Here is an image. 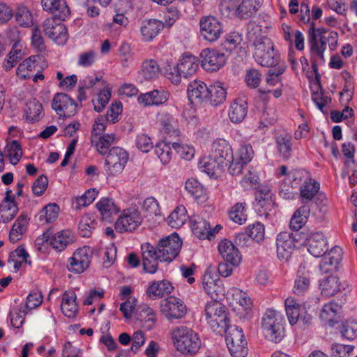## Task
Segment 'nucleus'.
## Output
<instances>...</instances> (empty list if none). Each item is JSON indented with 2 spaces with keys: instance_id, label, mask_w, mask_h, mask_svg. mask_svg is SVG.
I'll return each mask as SVG.
<instances>
[{
  "instance_id": "f257e3e1",
  "label": "nucleus",
  "mask_w": 357,
  "mask_h": 357,
  "mask_svg": "<svg viewBox=\"0 0 357 357\" xmlns=\"http://www.w3.org/2000/svg\"><path fill=\"white\" fill-rule=\"evenodd\" d=\"M182 241L177 234H173L159 241L157 247L149 243L141 246L144 270L149 273H155L158 261H172L179 254Z\"/></svg>"
},
{
  "instance_id": "f03ea898",
  "label": "nucleus",
  "mask_w": 357,
  "mask_h": 357,
  "mask_svg": "<svg viewBox=\"0 0 357 357\" xmlns=\"http://www.w3.org/2000/svg\"><path fill=\"white\" fill-rule=\"evenodd\" d=\"M173 344L183 354H194L201 347L199 335L192 329L185 326L173 328L170 332Z\"/></svg>"
},
{
  "instance_id": "7ed1b4c3",
  "label": "nucleus",
  "mask_w": 357,
  "mask_h": 357,
  "mask_svg": "<svg viewBox=\"0 0 357 357\" xmlns=\"http://www.w3.org/2000/svg\"><path fill=\"white\" fill-rule=\"evenodd\" d=\"M253 56L261 66L273 67L279 63L280 54L275 50L271 38L265 36L257 37L253 42Z\"/></svg>"
},
{
  "instance_id": "20e7f679",
  "label": "nucleus",
  "mask_w": 357,
  "mask_h": 357,
  "mask_svg": "<svg viewBox=\"0 0 357 357\" xmlns=\"http://www.w3.org/2000/svg\"><path fill=\"white\" fill-rule=\"evenodd\" d=\"M229 313L226 307L219 301L208 302L205 307L206 321L216 333L222 335L229 324Z\"/></svg>"
},
{
  "instance_id": "39448f33",
  "label": "nucleus",
  "mask_w": 357,
  "mask_h": 357,
  "mask_svg": "<svg viewBox=\"0 0 357 357\" xmlns=\"http://www.w3.org/2000/svg\"><path fill=\"white\" fill-rule=\"evenodd\" d=\"M281 316L273 310H267L261 321V328L266 338L273 342H280L284 336Z\"/></svg>"
},
{
  "instance_id": "423d86ee",
  "label": "nucleus",
  "mask_w": 357,
  "mask_h": 357,
  "mask_svg": "<svg viewBox=\"0 0 357 357\" xmlns=\"http://www.w3.org/2000/svg\"><path fill=\"white\" fill-rule=\"evenodd\" d=\"M328 29L326 28H315L314 22H312L308 29V44L312 57L324 61V52L326 49L327 36Z\"/></svg>"
},
{
  "instance_id": "0eeeda50",
  "label": "nucleus",
  "mask_w": 357,
  "mask_h": 357,
  "mask_svg": "<svg viewBox=\"0 0 357 357\" xmlns=\"http://www.w3.org/2000/svg\"><path fill=\"white\" fill-rule=\"evenodd\" d=\"M142 217L139 211L135 208L123 210L116 220L114 228L117 232H132L142 223Z\"/></svg>"
},
{
  "instance_id": "6e6552de",
  "label": "nucleus",
  "mask_w": 357,
  "mask_h": 357,
  "mask_svg": "<svg viewBox=\"0 0 357 357\" xmlns=\"http://www.w3.org/2000/svg\"><path fill=\"white\" fill-rule=\"evenodd\" d=\"M199 27L202 36L209 42L216 41L223 32L222 23L211 15L202 17Z\"/></svg>"
},
{
  "instance_id": "1a4fd4ad",
  "label": "nucleus",
  "mask_w": 357,
  "mask_h": 357,
  "mask_svg": "<svg viewBox=\"0 0 357 357\" xmlns=\"http://www.w3.org/2000/svg\"><path fill=\"white\" fill-rule=\"evenodd\" d=\"M92 250L89 247L84 246L77 249L68 259L67 268L75 273H83L91 263Z\"/></svg>"
},
{
  "instance_id": "9d476101",
  "label": "nucleus",
  "mask_w": 357,
  "mask_h": 357,
  "mask_svg": "<svg viewBox=\"0 0 357 357\" xmlns=\"http://www.w3.org/2000/svg\"><path fill=\"white\" fill-rule=\"evenodd\" d=\"M128 159V153L123 149L119 147L111 149L105 158V165L109 174L114 176L121 173L124 169Z\"/></svg>"
},
{
  "instance_id": "9b49d317",
  "label": "nucleus",
  "mask_w": 357,
  "mask_h": 357,
  "mask_svg": "<svg viewBox=\"0 0 357 357\" xmlns=\"http://www.w3.org/2000/svg\"><path fill=\"white\" fill-rule=\"evenodd\" d=\"M160 311L167 320L172 321L183 317L187 309L180 298L169 296L161 302Z\"/></svg>"
},
{
  "instance_id": "f8f14e48",
  "label": "nucleus",
  "mask_w": 357,
  "mask_h": 357,
  "mask_svg": "<svg viewBox=\"0 0 357 357\" xmlns=\"http://www.w3.org/2000/svg\"><path fill=\"white\" fill-rule=\"evenodd\" d=\"M52 107L60 116L70 117L77 112L75 100L63 93H56L52 101Z\"/></svg>"
},
{
  "instance_id": "ddd939ff",
  "label": "nucleus",
  "mask_w": 357,
  "mask_h": 357,
  "mask_svg": "<svg viewBox=\"0 0 357 357\" xmlns=\"http://www.w3.org/2000/svg\"><path fill=\"white\" fill-rule=\"evenodd\" d=\"M200 56L202 66L207 71L218 70L226 63L225 54L213 49L203 50Z\"/></svg>"
},
{
  "instance_id": "4468645a",
  "label": "nucleus",
  "mask_w": 357,
  "mask_h": 357,
  "mask_svg": "<svg viewBox=\"0 0 357 357\" xmlns=\"http://www.w3.org/2000/svg\"><path fill=\"white\" fill-rule=\"evenodd\" d=\"M295 242L293 233L284 231L278 235L276 238L277 255L280 260L289 261L295 248Z\"/></svg>"
},
{
  "instance_id": "2eb2a0df",
  "label": "nucleus",
  "mask_w": 357,
  "mask_h": 357,
  "mask_svg": "<svg viewBox=\"0 0 357 357\" xmlns=\"http://www.w3.org/2000/svg\"><path fill=\"white\" fill-rule=\"evenodd\" d=\"M44 31L45 34L59 45L65 44L68 40V33L65 25L58 23L53 18L45 20Z\"/></svg>"
},
{
  "instance_id": "dca6fc26",
  "label": "nucleus",
  "mask_w": 357,
  "mask_h": 357,
  "mask_svg": "<svg viewBox=\"0 0 357 357\" xmlns=\"http://www.w3.org/2000/svg\"><path fill=\"white\" fill-rule=\"evenodd\" d=\"M52 231L47 230L43 234V241H50V245L58 251L63 250L66 246L74 241V237L70 231L63 230L52 236Z\"/></svg>"
},
{
  "instance_id": "f3484780",
  "label": "nucleus",
  "mask_w": 357,
  "mask_h": 357,
  "mask_svg": "<svg viewBox=\"0 0 357 357\" xmlns=\"http://www.w3.org/2000/svg\"><path fill=\"white\" fill-rule=\"evenodd\" d=\"M218 251L222 257L233 266H238L241 261V255L234 243L224 239L218 244Z\"/></svg>"
},
{
  "instance_id": "a211bd4d",
  "label": "nucleus",
  "mask_w": 357,
  "mask_h": 357,
  "mask_svg": "<svg viewBox=\"0 0 357 357\" xmlns=\"http://www.w3.org/2000/svg\"><path fill=\"white\" fill-rule=\"evenodd\" d=\"M308 252L315 257H322L328 250L326 239L321 232L310 234L306 239Z\"/></svg>"
},
{
  "instance_id": "6ab92c4d",
  "label": "nucleus",
  "mask_w": 357,
  "mask_h": 357,
  "mask_svg": "<svg viewBox=\"0 0 357 357\" xmlns=\"http://www.w3.org/2000/svg\"><path fill=\"white\" fill-rule=\"evenodd\" d=\"M211 155L219 160V164L227 166V162L233 158L231 146L227 140L218 139L213 144Z\"/></svg>"
},
{
  "instance_id": "aec40b11",
  "label": "nucleus",
  "mask_w": 357,
  "mask_h": 357,
  "mask_svg": "<svg viewBox=\"0 0 357 357\" xmlns=\"http://www.w3.org/2000/svg\"><path fill=\"white\" fill-rule=\"evenodd\" d=\"M202 284L206 293L213 300L212 301H218L225 295L222 282L213 279L209 273L204 274Z\"/></svg>"
},
{
  "instance_id": "412c9836",
  "label": "nucleus",
  "mask_w": 357,
  "mask_h": 357,
  "mask_svg": "<svg viewBox=\"0 0 357 357\" xmlns=\"http://www.w3.org/2000/svg\"><path fill=\"white\" fill-rule=\"evenodd\" d=\"M43 10L53 14L61 20H65L70 14V8L65 0H41Z\"/></svg>"
},
{
  "instance_id": "4be33fe9",
  "label": "nucleus",
  "mask_w": 357,
  "mask_h": 357,
  "mask_svg": "<svg viewBox=\"0 0 357 357\" xmlns=\"http://www.w3.org/2000/svg\"><path fill=\"white\" fill-rule=\"evenodd\" d=\"M208 87L200 80H194L188 86V97L193 104H201L207 98Z\"/></svg>"
},
{
  "instance_id": "5701e85b",
  "label": "nucleus",
  "mask_w": 357,
  "mask_h": 357,
  "mask_svg": "<svg viewBox=\"0 0 357 357\" xmlns=\"http://www.w3.org/2000/svg\"><path fill=\"white\" fill-rule=\"evenodd\" d=\"M190 225L193 234L199 239H211V228L210 223L204 217L194 215L190 219Z\"/></svg>"
},
{
  "instance_id": "b1692460",
  "label": "nucleus",
  "mask_w": 357,
  "mask_h": 357,
  "mask_svg": "<svg viewBox=\"0 0 357 357\" xmlns=\"http://www.w3.org/2000/svg\"><path fill=\"white\" fill-rule=\"evenodd\" d=\"M144 216L153 224L160 223L165 218L162 215L158 201L153 197L146 198L142 204Z\"/></svg>"
},
{
  "instance_id": "393cba45",
  "label": "nucleus",
  "mask_w": 357,
  "mask_h": 357,
  "mask_svg": "<svg viewBox=\"0 0 357 357\" xmlns=\"http://www.w3.org/2000/svg\"><path fill=\"white\" fill-rule=\"evenodd\" d=\"M169 98V93L163 89H155L138 96L139 103L144 106L158 105L165 103Z\"/></svg>"
},
{
  "instance_id": "a878e982",
  "label": "nucleus",
  "mask_w": 357,
  "mask_h": 357,
  "mask_svg": "<svg viewBox=\"0 0 357 357\" xmlns=\"http://www.w3.org/2000/svg\"><path fill=\"white\" fill-rule=\"evenodd\" d=\"M96 208L100 214L101 220L107 222H110L113 216L117 214L120 211V208L114 203V201L108 197L102 198L97 202Z\"/></svg>"
},
{
  "instance_id": "bb28decb",
  "label": "nucleus",
  "mask_w": 357,
  "mask_h": 357,
  "mask_svg": "<svg viewBox=\"0 0 357 357\" xmlns=\"http://www.w3.org/2000/svg\"><path fill=\"white\" fill-rule=\"evenodd\" d=\"M247 113V100L243 98H238L231 104L228 115L233 123H238L245 118Z\"/></svg>"
},
{
  "instance_id": "cd10ccee",
  "label": "nucleus",
  "mask_w": 357,
  "mask_h": 357,
  "mask_svg": "<svg viewBox=\"0 0 357 357\" xmlns=\"http://www.w3.org/2000/svg\"><path fill=\"white\" fill-rule=\"evenodd\" d=\"M162 22L156 20H148L142 22L140 32L142 40L146 42L151 41L163 29Z\"/></svg>"
},
{
  "instance_id": "c85d7f7f",
  "label": "nucleus",
  "mask_w": 357,
  "mask_h": 357,
  "mask_svg": "<svg viewBox=\"0 0 357 357\" xmlns=\"http://www.w3.org/2000/svg\"><path fill=\"white\" fill-rule=\"evenodd\" d=\"M227 98V89L223 83L216 82L208 86L207 98L211 105L222 104Z\"/></svg>"
},
{
  "instance_id": "c756f323",
  "label": "nucleus",
  "mask_w": 357,
  "mask_h": 357,
  "mask_svg": "<svg viewBox=\"0 0 357 357\" xmlns=\"http://www.w3.org/2000/svg\"><path fill=\"white\" fill-rule=\"evenodd\" d=\"M340 251L338 248H334L324 257L319 264L322 273H328L337 269L341 259Z\"/></svg>"
},
{
  "instance_id": "7c9ffc66",
  "label": "nucleus",
  "mask_w": 357,
  "mask_h": 357,
  "mask_svg": "<svg viewBox=\"0 0 357 357\" xmlns=\"http://www.w3.org/2000/svg\"><path fill=\"white\" fill-rule=\"evenodd\" d=\"M320 189V184L311 177V181L303 183L300 186V198L303 205L308 204L313 200Z\"/></svg>"
},
{
  "instance_id": "2f4dec72",
  "label": "nucleus",
  "mask_w": 357,
  "mask_h": 357,
  "mask_svg": "<svg viewBox=\"0 0 357 357\" xmlns=\"http://www.w3.org/2000/svg\"><path fill=\"white\" fill-rule=\"evenodd\" d=\"M76 294L74 291H66L62 295L61 309L63 314L68 318H73L76 316L78 307L75 302Z\"/></svg>"
},
{
  "instance_id": "473e14b6",
  "label": "nucleus",
  "mask_w": 357,
  "mask_h": 357,
  "mask_svg": "<svg viewBox=\"0 0 357 357\" xmlns=\"http://www.w3.org/2000/svg\"><path fill=\"white\" fill-rule=\"evenodd\" d=\"M174 287L167 280L153 282L146 289L147 296L151 299L162 298L172 292Z\"/></svg>"
},
{
  "instance_id": "72a5a7b5",
  "label": "nucleus",
  "mask_w": 357,
  "mask_h": 357,
  "mask_svg": "<svg viewBox=\"0 0 357 357\" xmlns=\"http://www.w3.org/2000/svg\"><path fill=\"white\" fill-rule=\"evenodd\" d=\"M341 305L335 302H330L324 305L320 312V318L323 322L333 326L338 322Z\"/></svg>"
},
{
  "instance_id": "f704fd0d",
  "label": "nucleus",
  "mask_w": 357,
  "mask_h": 357,
  "mask_svg": "<svg viewBox=\"0 0 357 357\" xmlns=\"http://www.w3.org/2000/svg\"><path fill=\"white\" fill-rule=\"evenodd\" d=\"M178 64V70L184 78L193 75L199 67L197 59L190 54H183L179 59Z\"/></svg>"
},
{
  "instance_id": "c9c22d12",
  "label": "nucleus",
  "mask_w": 357,
  "mask_h": 357,
  "mask_svg": "<svg viewBox=\"0 0 357 357\" xmlns=\"http://www.w3.org/2000/svg\"><path fill=\"white\" fill-rule=\"evenodd\" d=\"M29 224V218L27 214L22 213L13 224L10 234L9 239L13 243H16L21 240L25 234Z\"/></svg>"
},
{
  "instance_id": "e433bc0d",
  "label": "nucleus",
  "mask_w": 357,
  "mask_h": 357,
  "mask_svg": "<svg viewBox=\"0 0 357 357\" xmlns=\"http://www.w3.org/2000/svg\"><path fill=\"white\" fill-rule=\"evenodd\" d=\"M263 0H243L234 9L236 15L241 19L251 17L261 6Z\"/></svg>"
},
{
  "instance_id": "4c0bfd02",
  "label": "nucleus",
  "mask_w": 357,
  "mask_h": 357,
  "mask_svg": "<svg viewBox=\"0 0 357 357\" xmlns=\"http://www.w3.org/2000/svg\"><path fill=\"white\" fill-rule=\"evenodd\" d=\"M310 213L309 204H304L299 207L292 215L289 227L292 230L298 231L307 222Z\"/></svg>"
},
{
  "instance_id": "58836bf2",
  "label": "nucleus",
  "mask_w": 357,
  "mask_h": 357,
  "mask_svg": "<svg viewBox=\"0 0 357 357\" xmlns=\"http://www.w3.org/2000/svg\"><path fill=\"white\" fill-rule=\"evenodd\" d=\"M255 199L259 208H264V211L259 209L261 215H264L267 218L268 213L266 211V208L273 204L270 189L266 186H260L255 192Z\"/></svg>"
},
{
  "instance_id": "ea45409f",
  "label": "nucleus",
  "mask_w": 357,
  "mask_h": 357,
  "mask_svg": "<svg viewBox=\"0 0 357 357\" xmlns=\"http://www.w3.org/2000/svg\"><path fill=\"white\" fill-rule=\"evenodd\" d=\"M284 305L290 324L295 325L298 322L301 313L304 308H302L301 304L294 297L291 296L286 298Z\"/></svg>"
},
{
  "instance_id": "a19ab883",
  "label": "nucleus",
  "mask_w": 357,
  "mask_h": 357,
  "mask_svg": "<svg viewBox=\"0 0 357 357\" xmlns=\"http://www.w3.org/2000/svg\"><path fill=\"white\" fill-rule=\"evenodd\" d=\"M225 167L224 164H219V160H216L211 154L208 157L202 158L199 162V169L210 176L216 174Z\"/></svg>"
},
{
  "instance_id": "79ce46f5",
  "label": "nucleus",
  "mask_w": 357,
  "mask_h": 357,
  "mask_svg": "<svg viewBox=\"0 0 357 357\" xmlns=\"http://www.w3.org/2000/svg\"><path fill=\"white\" fill-rule=\"evenodd\" d=\"M139 74L148 81L156 79L160 73V67L153 59H146L141 64Z\"/></svg>"
},
{
  "instance_id": "37998d69",
  "label": "nucleus",
  "mask_w": 357,
  "mask_h": 357,
  "mask_svg": "<svg viewBox=\"0 0 357 357\" xmlns=\"http://www.w3.org/2000/svg\"><path fill=\"white\" fill-rule=\"evenodd\" d=\"M321 294L326 297L333 296L340 290V282L337 276L331 275L320 283Z\"/></svg>"
},
{
  "instance_id": "c03bdc74",
  "label": "nucleus",
  "mask_w": 357,
  "mask_h": 357,
  "mask_svg": "<svg viewBox=\"0 0 357 357\" xmlns=\"http://www.w3.org/2000/svg\"><path fill=\"white\" fill-rule=\"evenodd\" d=\"M42 104L36 99L29 100L26 105V120L30 123L38 121L42 117Z\"/></svg>"
},
{
  "instance_id": "a18cd8bd",
  "label": "nucleus",
  "mask_w": 357,
  "mask_h": 357,
  "mask_svg": "<svg viewBox=\"0 0 357 357\" xmlns=\"http://www.w3.org/2000/svg\"><path fill=\"white\" fill-rule=\"evenodd\" d=\"M188 218L185 208L181 205L177 206L168 216L167 224L172 228L182 227Z\"/></svg>"
},
{
  "instance_id": "49530a36",
  "label": "nucleus",
  "mask_w": 357,
  "mask_h": 357,
  "mask_svg": "<svg viewBox=\"0 0 357 357\" xmlns=\"http://www.w3.org/2000/svg\"><path fill=\"white\" fill-rule=\"evenodd\" d=\"M228 294L231 296L233 302L239 305L244 311L251 309L252 303L246 292L238 288H232L228 291Z\"/></svg>"
},
{
  "instance_id": "de8ad7c7",
  "label": "nucleus",
  "mask_w": 357,
  "mask_h": 357,
  "mask_svg": "<svg viewBox=\"0 0 357 357\" xmlns=\"http://www.w3.org/2000/svg\"><path fill=\"white\" fill-rule=\"evenodd\" d=\"M116 136L114 134H106L100 136L98 138L91 139V143L96 147L97 151L101 155L107 153L109 147L114 143Z\"/></svg>"
},
{
  "instance_id": "09e8293b",
  "label": "nucleus",
  "mask_w": 357,
  "mask_h": 357,
  "mask_svg": "<svg viewBox=\"0 0 357 357\" xmlns=\"http://www.w3.org/2000/svg\"><path fill=\"white\" fill-rule=\"evenodd\" d=\"M97 222L93 215H83L79 224V233L82 237H89L96 228Z\"/></svg>"
},
{
  "instance_id": "8fccbe9b",
  "label": "nucleus",
  "mask_w": 357,
  "mask_h": 357,
  "mask_svg": "<svg viewBox=\"0 0 357 357\" xmlns=\"http://www.w3.org/2000/svg\"><path fill=\"white\" fill-rule=\"evenodd\" d=\"M5 154L11 164L17 165L22 156V150L19 142L17 140H13L10 144H8Z\"/></svg>"
},
{
  "instance_id": "3c124183",
  "label": "nucleus",
  "mask_w": 357,
  "mask_h": 357,
  "mask_svg": "<svg viewBox=\"0 0 357 357\" xmlns=\"http://www.w3.org/2000/svg\"><path fill=\"white\" fill-rule=\"evenodd\" d=\"M160 121L165 133L174 137H178L180 135L176 121L173 116L169 114H164L162 115Z\"/></svg>"
},
{
  "instance_id": "603ef678",
  "label": "nucleus",
  "mask_w": 357,
  "mask_h": 357,
  "mask_svg": "<svg viewBox=\"0 0 357 357\" xmlns=\"http://www.w3.org/2000/svg\"><path fill=\"white\" fill-rule=\"evenodd\" d=\"M36 56H30L19 65L16 73L21 78L29 79L31 77L30 73L36 69Z\"/></svg>"
},
{
  "instance_id": "864d4df0",
  "label": "nucleus",
  "mask_w": 357,
  "mask_h": 357,
  "mask_svg": "<svg viewBox=\"0 0 357 357\" xmlns=\"http://www.w3.org/2000/svg\"><path fill=\"white\" fill-rule=\"evenodd\" d=\"M18 212L16 203H1L0 205V222H8L12 220Z\"/></svg>"
},
{
  "instance_id": "5fc2aeb1",
  "label": "nucleus",
  "mask_w": 357,
  "mask_h": 357,
  "mask_svg": "<svg viewBox=\"0 0 357 357\" xmlns=\"http://www.w3.org/2000/svg\"><path fill=\"white\" fill-rule=\"evenodd\" d=\"M15 21L21 26L28 27L33 24L32 15L28 8L24 6H19L16 10Z\"/></svg>"
},
{
  "instance_id": "6e6d98bb",
  "label": "nucleus",
  "mask_w": 357,
  "mask_h": 357,
  "mask_svg": "<svg viewBox=\"0 0 357 357\" xmlns=\"http://www.w3.org/2000/svg\"><path fill=\"white\" fill-rule=\"evenodd\" d=\"M310 286V279L309 274L302 273L298 275L294 282V293L298 296L303 295L308 291Z\"/></svg>"
},
{
  "instance_id": "4d7b16f0",
  "label": "nucleus",
  "mask_w": 357,
  "mask_h": 357,
  "mask_svg": "<svg viewBox=\"0 0 357 357\" xmlns=\"http://www.w3.org/2000/svg\"><path fill=\"white\" fill-rule=\"evenodd\" d=\"M340 333L344 338L352 340L357 337V321L349 319L343 322L340 329Z\"/></svg>"
},
{
  "instance_id": "13d9d810",
  "label": "nucleus",
  "mask_w": 357,
  "mask_h": 357,
  "mask_svg": "<svg viewBox=\"0 0 357 357\" xmlns=\"http://www.w3.org/2000/svg\"><path fill=\"white\" fill-rule=\"evenodd\" d=\"M154 151L162 163L165 165L169 162L172 151L169 144L165 142L158 143L155 146Z\"/></svg>"
},
{
  "instance_id": "bf43d9fd",
  "label": "nucleus",
  "mask_w": 357,
  "mask_h": 357,
  "mask_svg": "<svg viewBox=\"0 0 357 357\" xmlns=\"http://www.w3.org/2000/svg\"><path fill=\"white\" fill-rule=\"evenodd\" d=\"M223 334H225L227 344L228 343L241 342V340H245L242 329L235 325L231 326L229 324L227 326V330L223 333Z\"/></svg>"
},
{
  "instance_id": "052dcab7",
  "label": "nucleus",
  "mask_w": 357,
  "mask_h": 357,
  "mask_svg": "<svg viewBox=\"0 0 357 357\" xmlns=\"http://www.w3.org/2000/svg\"><path fill=\"white\" fill-rule=\"evenodd\" d=\"M289 181L291 182L292 186L294 185H302L307 181H311V176L309 172L305 169H294L288 174Z\"/></svg>"
},
{
  "instance_id": "680f3d73",
  "label": "nucleus",
  "mask_w": 357,
  "mask_h": 357,
  "mask_svg": "<svg viewBox=\"0 0 357 357\" xmlns=\"http://www.w3.org/2000/svg\"><path fill=\"white\" fill-rule=\"evenodd\" d=\"M291 135L288 134L280 135L276 139L278 150L285 158H289L291 155Z\"/></svg>"
},
{
  "instance_id": "e2e57ef3",
  "label": "nucleus",
  "mask_w": 357,
  "mask_h": 357,
  "mask_svg": "<svg viewBox=\"0 0 357 357\" xmlns=\"http://www.w3.org/2000/svg\"><path fill=\"white\" fill-rule=\"evenodd\" d=\"M227 345L232 357H245L248 353L245 339L241 342L228 343Z\"/></svg>"
},
{
  "instance_id": "0e129e2a",
  "label": "nucleus",
  "mask_w": 357,
  "mask_h": 357,
  "mask_svg": "<svg viewBox=\"0 0 357 357\" xmlns=\"http://www.w3.org/2000/svg\"><path fill=\"white\" fill-rule=\"evenodd\" d=\"M230 219L236 223L242 225L246 220L245 206L242 203L236 204L229 213Z\"/></svg>"
},
{
  "instance_id": "69168bd1",
  "label": "nucleus",
  "mask_w": 357,
  "mask_h": 357,
  "mask_svg": "<svg viewBox=\"0 0 357 357\" xmlns=\"http://www.w3.org/2000/svg\"><path fill=\"white\" fill-rule=\"evenodd\" d=\"M143 319L142 326L147 330H151L155 323L156 314L155 311L149 306H145L140 314Z\"/></svg>"
},
{
  "instance_id": "338daca9",
  "label": "nucleus",
  "mask_w": 357,
  "mask_h": 357,
  "mask_svg": "<svg viewBox=\"0 0 357 357\" xmlns=\"http://www.w3.org/2000/svg\"><path fill=\"white\" fill-rule=\"evenodd\" d=\"M119 56L121 64L123 68H128L132 64L134 59L129 44L123 43L121 45L119 49Z\"/></svg>"
},
{
  "instance_id": "774afa93",
  "label": "nucleus",
  "mask_w": 357,
  "mask_h": 357,
  "mask_svg": "<svg viewBox=\"0 0 357 357\" xmlns=\"http://www.w3.org/2000/svg\"><path fill=\"white\" fill-rule=\"evenodd\" d=\"M284 71L283 66H278L276 68L269 69L268 71L266 82L269 86H282V84L279 78Z\"/></svg>"
}]
</instances>
